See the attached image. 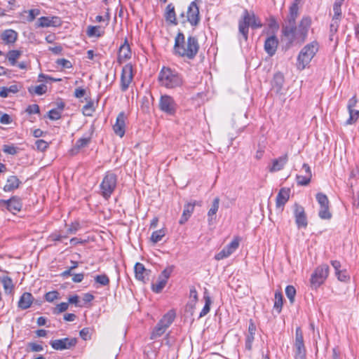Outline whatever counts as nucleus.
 Segmentation results:
<instances>
[{
	"label": "nucleus",
	"instance_id": "f257e3e1",
	"mask_svg": "<svg viewBox=\"0 0 359 359\" xmlns=\"http://www.w3.org/2000/svg\"><path fill=\"white\" fill-rule=\"evenodd\" d=\"M311 25L310 17H303L297 27L295 24L283 25L282 34L288 40L290 44L294 42L302 43L307 38L309 30Z\"/></svg>",
	"mask_w": 359,
	"mask_h": 359
},
{
	"label": "nucleus",
	"instance_id": "f03ea898",
	"mask_svg": "<svg viewBox=\"0 0 359 359\" xmlns=\"http://www.w3.org/2000/svg\"><path fill=\"white\" fill-rule=\"evenodd\" d=\"M199 50V44L196 37L189 36L187 41L184 34L179 32L175 39L173 52L175 55L193 60Z\"/></svg>",
	"mask_w": 359,
	"mask_h": 359
},
{
	"label": "nucleus",
	"instance_id": "7ed1b4c3",
	"mask_svg": "<svg viewBox=\"0 0 359 359\" xmlns=\"http://www.w3.org/2000/svg\"><path fill=\"white\" fill-rule=\"evenodd\" d=\"M158 79L160 85L167 89L180 88L184 83L182 75L177 70L168 67H162Z\"/></svg>",
	"mask_w": 359,
	"mask_h": 359
},
{
	"label": "nucleus",
	"instance_id": "20e7f679",
	"mask_svg": "<svg viewBox=\"0 0 359 359\" xmlns=\"http://www.w3.org/2000/svg\"><path fill=\"white\" fill-rule=\"evenodd\" d=\"M318 43L314 41L306 45L299 52L297 57V67L299 70H303L311 62L318 50Z\"/></svg>",
	"mask_w": 359,
	"mask_h": 359
},
{
	"label": "nucleus",
	"instance_id": "39448f33",
	"mask_svg": "<svg viewBox=\"0 0 359 359\" xmlns=\"http://www.w3.org/2000/svg\"><path fill=\"white\" fill-rule=\"evenodd\" d=\"M250 26L256 29L261 27L262 25L254 13L250 14L247 10H245L242 18L238 22V30L245 41L248 40Z\"/></svg>",
	"mask_w": 359,
	"mask_h": 359
},
{
	"label": "nucleus",
	"instance_id": "423d86ee",
	"mask_svg": "<svg viewBox=\"0 0 359 359\" xmlns=\"http://www.w3.org/2000/svg\"><path fill=\"white\" fill-rule=\"evenodd\" d=\"M116 184L117 176L114 173L107 172L100 185L101 194L105 199L110 198L116 187Z\"/></svg>",
	"mask_w": 359,
	"mask_h": 359
},
{
	"label": "nucleus",
	"instance_id": "0eeeda50",
	"mask_svg": "<svg viewBox=\"0 0 359 359\" xmlns=\"http://www.w3.org/2000/svg\"><path fill=\"white\" fill-rule=\"evenodd\" d=\"M329 273V266L327 264H323L318 266L311 278V284L313 287L317 288L324 283Z\"/></svg>",
	"mask_w": 359,
	"mask_h": 359
},
{
	"label": "nucleus",
	"instance_id": "6e6552de",
	"mask_svg": "<svg viewBox=\"0 0 359 359\" xmlns=\"http://www.w3.org/2000/svg\"><path fill=\"white\" fill-rule=\"evenodd\" d=\"M316 200L320 205V210L318 216L322 219H330L332 217V213L329 209V200L327 196L323 193H318L316 194Z\"/></svg>",
	"mask_w": 359,
	"mask_h": 359
},
{
	"label": "nucleus",
	"instance_id": "1a4fd4ad",
	"mask_svg": "<svg viewBox=\"0 0 359 359\" xmlns=\"http://www.w3.org/2000/svg\"><path fill=\"white\" fill-rule=\"evenodd\" d=\"M294 359H306V348L300 327H297L295 332Z\"/></svg>",
	"mask_w": 359,
	"mask_h": 359
},
{
	"label": "nucleus",
	"instance_id": "9d476101",
	"mask_svg": "<svg viewBox=\"0 0 359 359\" xmlns=\"http://www.w3.org/2000/svg\"><path fill=\"white\" fill-rule=\"evenodd\" d=\"M158 105L159 109L168 115L172 116L176 112L177 104L174 99L170 95H161Z\"/></svg>",
	"mask_w": 359,
	"mask_h": 359
},
{
	"label": "nucleus",
	"instance_id": "9b49d317",
	"mask_svg": "<svg viewBox=\"0 0 359 359\" xmlns=\"http://www.w3.org/2000/svg\"><path fill=\"white\" fill-rule=\"evenodd\" d=\"M241 238L238 236L235 237L232 241L224 248L219 252L215 255L216 260H222L229 257L239 247Z\"/></svg>",
	"mask_w": 359,
	"mask_h": 359
},
{
	"label": "nucleus",
	"instance_id": "f8f14e48",
	"mask_svg": "<svg viewBox=\"0 0 359 359\" xmlns=\"http://www.w3.org/2000/svg\"><path fill=\"white\" fill-rule=\"evenodd\" d=\"M77 343L76 338H64L61 339H55L50 341V344L51 347L57 351H62L69 349L74 347Z\"/></svg>",
	"mask_w": 359,
	"mask_h": 359
},
{
	"label": "nucleus",
	"instance_id": "ddd939ff",
	"mask_svg": "<svg viewBox=\"0 0 359 359\" xmlns=\"http://www.w3.org/2000/svg\"><path fill=\"white\" fill-rule=\"evenodd\" d=\"M133 80V67L130 65H126L122 68L121 76V89L126 91Z\"/></svg>",
	"mask_w": 359,
	"mask_h": 359
},
{
	"label": "nucleus",
	"instance_id": "4468645a",
	"mask_svg": "<svg viewBox=\"0 0 359 359\" xmlns=\"http://www.w3.org/2000/svg\"><path fill=\"white\" fill-rule=\"evenodd\" d=\"M0 207H5L12 213L19 212L22 209V205L19 198L13 196L8 200H0Z\"/></svg>",
	"mask_w": 359,
	"mask_h": 359
},
{
	"label": "nucleus",
	"instance_id": "2eb2a0df",
	"mask_svg": "<svg viewBox=\"0 0 359 359\" xmlns=\"http://www.w3.org/2000/svg\"><path fill=\"white\" fill-rule=\"evenodd\" d=\"M294 215L297 227L299 229L306 228L308 225L307 217L302 206L298 204L294 205Z\"/></svg>",
	"mask_w": 359,
	"mask_h": 359
},
{
	"label": "nucleus",
	"instance_id": "dca6fc26",
	"mask_svg": "<svg viewBox=\"0 0 359 359\" xmlns=\"http://www.w3.org/2000/svg\"><path fill=\"white\" fill-rule=\"evenodd\" d=\"M187 21L192 25L196 26L200 22L199 8L196 2L192 1L187 9Z\"/></svg>",
	"mask_w": 359,
	"mask_h": 359
},
{
	"label": "nucleus",
	"instance_id": "f3484780",
	"mask_svg": "<svg viewBox=\"0 0 359 359\" xmlns=\"http://www.w3.org/2000/svg\"><path fill=\"white\" fill-rule=\"evenodd\" d=\"M126 119L127 116L126 114L121 111L118 114L116 123L113 126L114 133L120 137H123L125 135Z\"/></svg>",
	"mask_w": 359,
	"mask_h": 359
},
{
	"label": "nucleus",
	"instance_id": "a211bd4d",
	"mask_svg": "<svg viewBox=\"0 0 359 359\" xmlns=\"http://www.w3.org/2000/svg\"><path fill=\"white\" fill-rule=\"evenodd\" d=\"M302 171L304 172V174L297 175V182L299 185L306 186L311 182L312 177L310 166L307 163H304Z\"/></svg>",
	"mask_w": 359,
	"mask_h": 359
},
{
	"label": "nucleus",
	"instance_id": "6ab92c4d",
	"mask_svg": "<svg viewBox=\"0 0 359 359\" xmlns=\"http://www.w3.org/2000/svg\"><path fill=\"white\" fill-rule=\"evenodd\" d=\"M134 270L135 278L138 280L145 283L147 280H149V275L150 271L146 269V268L142 264L137 262L135 265Z\"/></svg>",
	"mask_w": 359,
	"mask_h": 359
},
{
	"label": "nucleus",
	"instance_id": "aec40b11",
	"mask_svg": "<svg viewBox=\"0 0 359 359\" xmlns=\"http://www.w3.org/2000/svg\"><path fill=\"white\" fill-rule=\"evenodd\" d=\"M278 45V40L276 36L273 35L268 37L264 43V50L270 55L275 54Z\"/></svg>",
	"mask_w": 359,
	"mask_h": 359
},
{
	"label": "nucleus",
	"instance_id": "412c9836",
	"mask_svg": "<svg viewBox=\"0 0 359 359\" xmlns=\"http://www.w3.org/2000/svg\"><path fill=\"white\" fill-rule=\"evenodd\" d=\"M287 161L288 156L287 154L273 159L272 161V165L269 168V171L274 172L283 170Z\"/></svg>",
	"mask_w": 359,
	"mask_h": 359
},
{
	"label": "nucleus",
	"instance_id": "4be33fe9",
	"mask_svg": "<svg viewBox=\"0 0 359 359\" xmlns=\"http://www.w3.org/2000/svg\"><path fill=\"white\" fill-rule=\"evenodd\" d=\"M33 301L34 297L30 292H24L18 301V307L22 310L27 309L31 306Z\"/></svg>",
	"mask_w": 359,
	"mask_h": 359
},
{
	"label": "nucleus",
	"instance_id": "5701e85b",
	"mask_svg": "<svg viewBox=\"0 0 359 359\" xmlns=\"http://www.w3.org/2000/svg\"><path fill=\"white\" fill-rule=\"evenodd\" d=\"M20 184L21 182L17 176L11 175L8 177L3 189L6 192H10L18 189Z\"/></svg>",
	"mask_w": 359,
	"mask_h": 359
},
{
	"label": "nucleus",
	"instance_id": "b1692460",
	"mask_svg": "<svg viewBox=\"0 0 359 359\" xmlns=\"http://www.w3.org/2000/svg\"><path fill=\"white\" fill-rule=\"evenodd\" d=\"M299 0H295L290 7V14L287 17V25L296 24V18L299 14Z\"/></svg>",
	"mask_w": 359,
	"mask_h": 359
},
{
	"label": "nucleus",
	"instance_id": "393cba45",
	"mask_svg": "<svg viewBox=\"0 0 359 359\" xmlns=\"http://www.w3.org/2000/svg\"><path fill=\"white\" fill-rule=\"evenodd\" d=\"M1 38L6 44L14 43L18 39V32L13 29H6L1 34Z\"/></svg>",
	"mask_w": 359,
	"mask_h": 359
},
{
	"label": "nucleus",
	"instance_id": "a878e982",
	"mask_svg": "<svg viewBox=\"0 0 359 359\" xmlns=\"http://www.w3.org/2000/svg\"><path fill=\"white\" fill-rule=\"evenodd\" d=\"M290 189L283 188L280 190L276 196V206L280 208L283 206L290 198Z\"/></svg>",
	"mask_w": 359,
	"mask_h": 359
},
{
	"label": "nucleus",
	"instance_id": "bb28decb",
	"mask_svg": "<svg viewBox=\"0 0 359 359\" xmlns=\"http://www.w3.org/2000/svg\"><path fill=\"white\" fill-rule=\"evenodd\" d=\"M256 327L253 323L250 322L248 327V334L246 336L245 348L250 351L252 349V342L255 339Z\"/></svg>",
	"mask_w": 359,
	"mask_h": 359
},
{
	"label": "nucleus",
	"instance_id": "cd10ccee",
	"mask_svg": "<svg viewBox=\"0 0 359 359\" xmlns=\"http://www.w3.org/2000/svg\"><path fill=\"white\" fill-rule=\"evenodd\" d=\"M175 312L173 310H170L163 316L158 323L168 329L175 320Z\"/></svg>",
	"mask_w": 359,
	"mask_h": 359
},
{
	"label": "nucleus",
	"instance_id": "c85d7f7f",
	"mask_svg": "<svg viewBox=\"0 0 359 359\" xmlns=\"http://www.w3.org/2000/svg\"><path fill=\"white\" fill-rule=\"evenodd\" d=\"M131 52L129 44L126 41L121 46L118 50V60H125L130 57Z\"/></svg>",
	"mask_w": 359,
	"mask_h": 359
},
{
	"label": "nucleus",
	"instance_id": "c756f323",
	"mask_svg": "<svg viewBox=\"0 0 359 359\" xmlns=\"http://www.w3.org/2000/svg\"><path fill=\"white\" fill-rule=\"evenodd\" d=\"M165 19L168 22L173 25H177V19L175 12V7L172 4H169L166 7Z\"/></svg>",
	"mask_w": 359,
	"mask_h": 359
},
{
	"label": "nucleus",
	"instance_id": "7c9ffc66",
	"mask_svg": "<svg viewBox=\"0 0 359 359\" xmlns=\"http://www.w3.org/2000/svg\"><path fill=\"white\" fill-rule=\"evenodd\" d=\"M219 197H216L213 201L211 208L208 212V217L209 224L211 223L213 219V216H215L219 209Z\"/></svg>",
	"mask_w": 359,
	"mask_h": 359
},
{
	"label": "nucleus",
	"instance_id": "2f4dec72",
	"mask_svg": "<svg viewBox=\"0 0 359 359\" xmlns=\"http://www.w3.org/2000/svg\"><path fill=\"white\" fill-rule=\"evenodd\" d=\"M22 55V51L18 50H12L8 52L7 58L8 62L12 66H15L17 64V60Z\"/></svg>",
	"mask_w": 359,
	"mask_h": 359
},
{
	"label": "nucleus",
	"instance_id": "473e14b6",
	"mask_svg": "<svg viewBox=\"0 0 359 359\" xmlns=\"http://www.w3.org/2000/svg\"><path fill=\"white\" fill-rule=\"evenodd\" d=\"M1 283L6 294H11L13 290V283L12 279L8 276L2 278Z\"/></svg>",
	"mask_w": 359,
	"mask_h": 359
},
{
	"label": "nucleus",
	"instance_id": "72a5a7b5",
	"mask_svg": "<svg viewBox=\"0 0 359 359\" xmlns=\"http://www.w3.org/2000/svg\"><path fill=\"white\" fill-rule=\"evenodd\" d=\"M204 299L205 305L199 314V318H202L207 315L210 310V305L212 304V301L210 296L206 292L204 293Z\"/></svg>",
	"mask_w": 359,
	"mask_h": 359
},
{
	"label": "nucleus",
	"instance_id": "f704fd0d",
	"mask_svg": "<svg viewBox=\"0 0 359 359\" xmlns=\"http://www.w3.org/2000/svg\"><path fill=\"white\" fill-rule=\"evenodd\" d=\"M56 17H41L38 20V27H48L54 25V20H57Z\"/></svg>",
	"mask_w": 359,
	"mask_h": 359
},
{
	"label": "nucleus",
	"instance_id": "c9c22d12",
	"mask_svg": "<svg viewBox=\"0 0 359 359\" xmlns=\"http://www.w3.org/2000/svg\"><path fill=\"white\" fill-rule=\"evenodd\" d=\"M104 32L100 26H88L87 29V34L90 37L95 36L100 37L102 36Z\"/></svg>",
	"mask_w": 359,
	"mask_h": 359
},
{
	"label": "nucleus",
	"instance_id": "e433bc0d",
	"mask_svg": "<svg viewBox=\"0 0 359 359\" xmlns=\"http://www.w3.org/2000/svg\"><path fill=\"white\" fill-rule=\"evenodd\" d=\"M166 330V327H164L160 323H158L151 332V339H155L162 336L165 332Z\"/></svg>",
	"mask_w": 359,
	"mask_h": 359
},
{
	"label": "nucleus",
	"instance_id": "4c0bfd02",
	"mask_svg": "<svg viewBox=\"0 0 359 359\" xmlns=\"http://www.w3.org/2000/svg\"><path fill=\"white\" fill-rule=\"evenodd\" d=\"M18 91V88L16 85L11 86L10 87H2L0 88V97H7L10 93H15Z\"/></svg>",
	"mask_w": 359,
	"mask_h": 359
},
{
	"label": "nucleus",
	"instance_id": "58836bf2",
	"mask_svg": "<svg viewBox=\"0 0 359 359\" xmlns=\"http://www.w3.org/2000/svg\"><path fill=\"white\" fill-rule=\"evenodd\" d=\"M196 205H201V203L195 201L193 203H188L185 204L184 206L183 214L189 218L194 212Z\"/></svg>",
	"mask_w": 359,
	"mask_h": 359
},
{
	"label": "nucleus",
	"instance_id": "ea45409f",
	"mask_svg": "<svg viewBox=\"0 0 359 359\" xmlns=\"http://www.w3.org/2000/svg\"><path fill=\"white\" fill-rule=\"evenodd\" d=\"M165 235V231L163 229L155 231L151 236V241L154 243H156L162 240Z\"/></svg>",
	"mask_w": 359,
	"mask_h": 359
},
{
	"label": "nucleus",
	"instance_id": "a19ab883",
	"mask_svg": "<svg viewBox=\"0 0 359 359\" xmlns=\"http://www.w3.org/2000/svg\"><path fill=\"white\" fill-rule=\"evenodd\" d=\"M47 91V86L45 84H41L36 86H32L29 88L30 93H35L39 95H41Z\"/></svg>",
	"mask_w": 359,
	"mask_h": 359
},
{
	"label": "nucleus",
	"instance_id": "79ce46f5",
	"mask_svg": "<svg viewBox=\"0 0 359 359\" xmlns=\"http://www.w3.org/2000/svg\"><path fill=\"white\" fill-rule=\"evenodd\" d=\"M348 110L349 113V118L346 120V124L351 125L358 120L359 117V111L355 109Z\"/></svg>",
	"mask_w": 359,
	"mask_h": 359
},
{
	"label": "nucleus",
	"instance_id": "37998d69",
	"mask_svg": "<svg viewBox=\"0 0 359 359\" xmlns=\"http://www.w3.org/2000/svg\"><path fill=\"white\" fill-rule=\"evenodd\" d=\"M167 280L164 279H161L158 277L157 282L155 284L152 285V290L154 292L156 293H159L162 291V290L165 287Z\"/></svg>",
	"mask_w": 359,
	"mask_h": 359
},
{
	"label": "nucleus",
	"instance_id": "c03bdc74",
	"mask_svg": "<svg viewBox=\"0 0 359 359\" xmlns=\"http://www.w3.org/2000/svg\"><path fill=\"white\" fill-rule=\"evenodd\" d=\"M283 306V295L280 292L275 293V302H274V308L280 313L281 311Z\"/></svg>",
	"mask_w": 359,
	"mask_h": 359
},
{
	"label": "nucleus",
	"instance_id": "a18cd8bd",
	"mask_svg": "<svg viewBox=\"0 0 359 359\" xmlns=\"http://www.w3.org/2000/svg\"><path fill=\"white\" fill-rule=\"evenodd\" d=\"M95 283L102 286H107L109 283V278L106 274L97 275L94 278Z\"/></svg>",
	"mask_w": 359,
	"mask_h": 359
},
{
	"label": "nucleus",
	"instance_id": "49530a36",
	"mask_svg": "<svg viewBox=\"0 0 359 359\" xmlns=\"http://www.w3.org/2000/svg\"><path fill=\"white\" fill-rule=\"evenodd\" d=\"M285 294L291 304L294 302L296 290L292 285H287L285 288Z\"/></svg>",
	"mask_w": 359,
	"mask_h": 359
},
{
	"label": "nucleus",
	"instance_id": "de8ad7c7",
	"mask_svg": "<svg viewBox=\"0 0 359 359\" xmlns=\"http://www.w3.org/2000/svg\"><path fill=\"white\" fill-rule=\"evenodd\" d=\"M90 142V137H82L79 139L74 146L75 149H80L83 147H86Z\"/></svg>",
	"mask_w": 359,
	"mask_h": 359
},
{
	"label": "nucleus",
	"instance_id": "09e8293b",
	"mask_svg": "<svg viewBox=\"0 0 359 359\" xmlns=\"http://www.w3.org/2000/svg\"><path fill=\"white\" fill-rule=\"evenodd\" d=\"M25 13H28V15L27 17V20L28 22H32L36 16H38L40 14V10L35 8V9H31L29 11H25Z\"/></svg>",
	"mask_w": 359,
	"mask_h": 359
},
{
	"label": "nucleus",
	"instance_id": "8fccbe9b",
	"mask_svg": "<svg viewBox=\"0 0 359 359\" xmlns=\"http://www.w3.org/2000/svg\"><path fill=\"white\" fill-rule=\"evenodd\" d=\"M48 117L50 120H58L61 118V111L58 109H53L48 111Z\"/></svg>",
	"mask_w": 359,
	"mask_h": 359
},
{
	"label": "nucleus",
	"instance_id": "3c124183",
	"mask_svg": "<svg viewBox=\"0 0 359 359\" xmlns=\"http://www.w3.org/2000/svg\"><path fill=\"white\" fill-rule=\"evenodd\" d=\"M59 297V293L57 291H50L45 294V299L48 302H53L54 300L57 299Z\"/></svg>",
	"mask_w": 359,
	"mask_h": 359
},
{
	"label": "nucleus",
	"instance_id": "603ef678",
	"mask_svg": "<svg viewBox=\"0 0 359 359\" xmlns=\"http://www.w3.org/2000/svg\"><path fill=\"white\" fill-rule=\"evenodd\" d=\"M28 351L32 352H41L43 350L41 345L36 344L34 342H29L27 344Z\"/></svg>",
	"mask_w": 359,
	"mask_h": 359
},
{
	"label": "nucleus",
	"instance_id": "864d4df0",
	"mask_svg": "<svg viewBox=\"0 0 359 359\" xmlns=\"http://www.w3.org/2000/svg\"><path fill=\"white\" fill-rule=\"evenodd\" d=\"M3 151L4 152L11 154V155H15L17 154V148L13 145H8V144H4L3 146Z\"/></svg>",
	"mask_w": 359,
	"mask_h": 359
},
{
	"label": "nucleus",
	"instance_id": "5fc2aeb1",
	"mask_svg": "<svg viewBox=\"0 0 359 359\" xmlns=\"http://www.w3.org/2000/svg\"><path fill=\"white\" fill-rule=\"evenodd\" d=\"M80 337L85 341L90 339L91 330L89 327H84L79 332Z\"/></svg>",
	"mask_w": 359,
	"mask_h": 359
},
{
	"label": "nucleus",
	"instance_id": "6e6d98bb",
	"mask_svg": "<svg viewBox=\"0 0 359 359\" xmlns=\"http://www.w3.org/2000/svg\"><path fill=\"white\" fill-rule=\"evenodd\" d=\"M35 144H36V149L41 151H45L48 147V142L43 140H36L35 142Z\"/></svg>",
	"mask_w": 359,
	"mask_h": 359
},
{
	"label": "nucleus",
	"instance_id": "4d7b16f0",
	"mask_svg": "<svg viewBox=\"0 0 359 359\" xmlns=\"http://www.w3.org/2000/svg\"><path fill=\"white\" fill-rule=\"evenodd\" d=\"M172 271V266L168 267L161 272L158 277L161 278V279H164L168 281V278L171 275Z\"/></svg>",
	"mask_w": 359,
	"mask_h": 359
},
{
	"label": "nucleus",
	"instance_id": "13d9d810",
	"mask_svg": "<svg viewBox=\"0 0 359 359\" xmlns=\"http://www.w3.org/2000/svg\"><path fill=\"white\" fill-rule=\"evenodd\" d=\"M57 64L64 68L69 69L72 67V65L71 62L68 60H66L65 58H61L57 60Z\"/></svg>",
	"mask_w": 359,
	"mask_h": 359
},
{
	"label": "nucleus",
	"instance_id": "bf43d9fd",
	"mask_svg": "<svg viewBox=\"0 0 359 359\" xmlns=\"http://www.w3.org/2000/svg\"><path fill=\"white\" fill-rule=\"evenodd\" d=\"M93 104L92 102H88L83 107V112L86 116H90L92 113L93 112Z\"/></svg>",
	"mask_w": 359,
	"mask_h": 359
},
{
	"label": "nucleus",
	"instance_id": "052dcab7",
	"mask_svg": "<svg viewBox=\"0 0 359 359\" xmlns=\"http://www.w3.org/2000/svg\"><path fill=\"white\" fill-rule=\"evenodd\" d=\"M40 111L38 104H34L29 105L26 109V112L29 114H39Z\"/></svg>",
	"mask_w": 359,
	"mask_h": 359
},
{
	"label": "nucleus",
	"instance_id": "680f3d73",
	"mask_svg": "<svg viewBox=\"0 0 359 359\" xmlns=\"http://www.w3.org/2000/svg\"><path fill=\"white\" fill-rule=\"evenodd\" d=\"M337 276V278L340 280V281H343V282H346L347 281L348 279H349V276H348L347 273L346 271H339L337 273H335Z\"/></svg>",
	"mask_w": 359,
	"mask_h": 359
},
{
	"label": "nucleus",
	"instance_id": "e2e57ef3",
	"mask_svg": "<svg viewBox=\"0 0 359 359\" xmlns=\"http://www.w3.org/2000/svg\"><path fill=\"white\" fill-rule=\"evenodd\" d=\"M339 25V20L332 18V22L330 24V32L336 33L337 32Z\"/></svg>",
	"mask_w": 359,
	"mask_h": 359
},
{
	"label": "nucleus",
	"instance_id": "0e129e2a",
	"mask_svg": "<svg viewBox=\"0 0 359 359\" xmlns=\"http://www.w3.org/2000/svg\"><path fill=\"white\" fill-rule=\"evenodd\" d=\"M69 304L67 302H62L58 304L55 308L57 313H62L68 309Z\"/></svg>",
	"mask_w": 359,
	"mask_h": 359
},
{
	"label": "nucleus",
	"instance_id": "69168bd1",
	"mask_svg": "<svg viewBox=\"0 0 359 359\" xmlns=\"http://www.w3.org/2000/svg\"><path fill=\"white\" fill-rule=\"evenodd\" d=\"M12 122V119L11 116L7 114H4L0 117V123L2 124L8 125L10 124Z\"/></svg>",
	"mask_w": 359,
	"mask_h": 359
},
{
	"label": "nucleus",
	"instance_id": "338daca9",
	"mask_svg": "<svg viewBox=\"0 0 359 359\" xmlns=\"http://www.w3.org/2000/svg\"><path fill=\"white\" fill-rule=\"evenodd\" d=\"M334 15L332 18L340 20L341 15V7L333 6Z\"/></svg>",
	"mask_w": 359,
	"mask_h": 359
},
{
	"label": "nucleus",
	"instance_id": "774afa93",
	"mask_svg": "<svg viewBox=\"0 0 359 359\" xmlns=\"http://www.w3.org/2000/svg\"><path fill=\"white\" fill-rule=\"evenodd\" d=\"M357 103L356 96H353L348 102L347 108L348 109H353L355 107Z\"/></svg>",
	"mask_w": 359,
	"mask_h": 359
}]
</instances>
